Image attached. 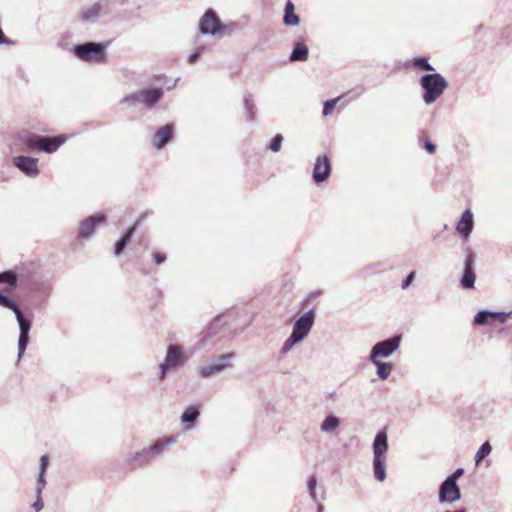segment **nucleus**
Returning <instances> with one entry per match:
<instances>
[{
	"mask_svg": "<svg viewBox=\"0 0 512 512\" xmlns=\"http://www.w3.org/2000/svg\"><path fill=\"white\" fill-rule=\"evenodd\" d=\"M317 504V512H324V506L323 504L320 503V501L318 500V503Z\"/></svg>",
	"mask_w": 512,
	"mask_h": 512,
	"instance_id": "nucleus-45",
	"label": "nucleus"
},
{
	"mask_svg": "<svg viewBox=\"0 0 512 512\" xmlns=\"http://www.w3.org/2000/svg\"><path fill=\"white\" fill-rule=\"evenodd\" d=\"M36 265L33 262L16 265L13 269L0 272V306L7 308L15 314L19 326L18 358L24 354L29 344V332L32 320L24 315L19 305L6 293L15 290L18 283L30 285L35 291L46 292L50 284L46 281L38 282L36 278Z\"/></svg>",
	"mask_w": 512,
	"mask_h": 512,
	"instance_id": "nucleus-1",
	"label": "nucleus"
},
{
	"mask_svg": "<svg viewBox=\"0 0 512 512\" xmlns=\"http://www.w3.org/2000/svg\"><path fill=\"white\" fill-rule=\"evenodd\" d=\"M244 108H245L246 120L248 122H252L255 119L256 107H255V104H254L250 94L246 95L244 97Z\"/></svg>",
	"mask_w": 512,
	"mask_h": 512,
	"instance_id": "nucleus-29",
	"label": "nucleus"
},
{
	"mask_svg": "<svg viewBox=\"0 0 512 512\" xmlns=\"http://www.w3.org/2000/svg\"><path fill=\"white\" fill-rule=\"evenodd\" d=\"M401 341V334H394L387 339L377 342L370 351L369 359L390 357L399 349Z\"/></svg>",
	"mask_w": 512,
	"mask_h": 512,
	"instance_id": "nucleus-11",
	"label": "nucleus"
},
{
	"mask_svg": "<svg viewBox=\"0 0 512 512\" xmlns=\"http://www.w3.org/2000/svg\"><path fill=\"white\" fill-rule=\"evenodd\" d=\"M106 222V216L103 212L88 216L80 222L77 236L79 239H89L95 232L98 225Z\"/></svg>",
	"mask_w": 512,
	"mask_h": 512,
	"instance_id": "nucleus-13",
	"label": "nucleus"
},
{
	"mask_svg": "<svg viewBox=\"0 0 512 512\" xmlns=\"http://www.w3.org/2000/svg\"><path fill=\"white\" fill-rule=\"evenodd\" d=\"M316 487H317V477L316 475L312 474L309 476L307 480V488L310 498L314 503H318V496L316 493Z\"/></svg>",
	"mask_w": 512,
	"mask_h": 512,
	"instance_id": "nucleus-30",
	"label": "nucleus"
},
{
	"mask_svg": "<svg viewBox=\"0 0 512 512\" xmlns=\"http://www.w3.org/2000/svg\"><path fill=\"white\" fill-rule=\"evenodd\" d=\"M223 23L220 21L216 11L209 8L199 20V31L203 35H213L223 32Z\"/></svg>",
	"mask_w": 512,
	"mask_h": 512,
	"instance_id": "nucleus-12",
	"label": "nucleus"
},
{
	"mask_svg": "<svg viewBox=\"0 0 512 512\" xmlns=\"http://www.w3.org/2000/svg\"><path fill=\"white\" fill-rule=\"evenodd\" d=\"M200 416V405L193 404L188 406L181 415V422L183 424L193 425Z\"/></svg>",
	"mask_w": 512,
	"mask_h": 512,
	"instance_id": "nucleus-25",
	"label": "nucleus"
},
{
	"mask_svg": "<svg viewBox=\"0 0 512 512\" xmlns=\"http://www.w3.org/2000/svg\"><path fill=\"white\" fill-rule=\"evenodd\" d=\"M315 323V309L311 308L302 314L293 324L292 332L284 341L280 353L286 355L293 347L301 343L310 333Z\"/></svg>",
	"mask_w": 512,
	"mask_h": 512,
	"instance_id": "nucleus-2",
	"label": "nucleus"
},
{
	"mask_svg": "<svg viewBox=\"0 0 512 512\" xmlns=\"http://www.w3.org/2000/svg\"><path fill=\"white\" fill-rule=\"evenodd\" d=\"M223 32H226L228 31L229 33L233 32V31H237V30H240L241 29V25L237 22H230V23H223Z\"/></svg>",
	"mask_w": 512,
	"mask_h": 512,
	"instance_id": "nucleus-38",
	"label": "nucleus"
},
{
	"mask_svg": "<svg viewBox=\"0 0 512 512\" xmlns=\"http://www.w3.org/2000/svg\"><path fill=\"white\" fill-rule=\"evenodd\" d=\"M461 490L457 483L444 479L438 491V500L440 504H452L461 499Z\"/></svg>",
	"mask_w": 512,
	"mask_h": 512,
	"instance_id": "nucleus-14",
	"label": "nucleus"
},
{
	"mask_svg": "<svg viewBox=\"0 0 512 512\" xmlns=\"http://www.w3.org/2000/svg\"><path fill=\"white\" fill-rule=\"evenodd\" d=\"M103 6L100 2L94 3L91 7L83 10L79 16L83 23H94L100 16Z\"/></svg>",
	"mask_w": 512,
	"mask_h": 512,
	"instance_id": "nucleus-22",
	"label": "nucleus"
},
{
	"mask_svg": "<svg viewBox=\"0 0 512 512\" xmlns=\"http://www.w3.org/2000/svg\"><path fill=\"white\" fill-rule=\"evenodd\" d=\"M339 425L340 419L333 413H329L320 424V430L324 433H331L335 431Z\"/></svg>",
	"mask_w": 512,
	"mask_h": 512,
	"instance_id": "nucleus-27",
	"label": "nucleus"
},
{
	"mask_svg": "<svg viewBox=\"0 0 512 512\" xmlns=\"http://www.w3.org/2000/svg\"><path fill=\"white\" fill-rule=\"evenodd\" d=\"M476 255L470 251L464 261V269L460 278V286L463 289H473L476 280V274L474 271Z\"/></svg>",
	"mask_w": 512,
	"mask_h": 512,
	"instance_id": "nucleus-17",
	"label": "nucleus"
},
{
	"mask_svg": "<svg viewBox=\"0 0 512 512\" xmlns=\"http://www.w3.org/2000/svg\"><path fill=\"white\" fill-rule=\"evenodd\" d=\"M283 140L284 138L282 134L278 133L270 140L267 148L272 152L277 153L281 150Z\"/></svg>",
	"mask_w": 512,
	"mask_h": 512,
	"instance_id": "nucleus-32",
	"label": "nucleus"
},
{
	"mask_svg": "<svg viewBox=\"0 0 512 512\" xmlns=\"http://www.w3.org/2000/svg\"><path fill=\"white\" fill-rule=\"evenodd\" d=\"M174 135V124L168 123L159 129L153 135V145L157 149H162L172 141Z\"/></svg>",
	"mask_w": 512,
	"mask_h": 512,
	"instance_id": "nucleus-19",
	"label": "nucleus"
},
{
	"mask_svg": "<svg viewBox=\"0 0 512 512\" xmlns=\"http://www.w3.org/2000/svg\"><path fill=\"white\" fill-rule=\"evenodd\" d=\"M283 23L286 26H296L300 23V17L295 12L284 13Z\"/></svg>",
	"mask_w": 512,
	"mask_h": 512,
	"instance_id": "nucleus-33",
	"label": "nucleus"
},
{
	"mask_svg": "<svg viewBox=\"0 0 512 512\" xmlns=\"http://www.w3.org/2000/svg\"><path fill=\"white\" fill-rule=\"evenodd\" d=\"M162 96V88H147L126 95L121 103L128 105L143 103L148 109H151L161 100Z\"/></svg>",
	"mask_w": 512,
	"mask_h": 512,
	"instance_id": "nucleus-9",
	"label": "nucleus"
},
{
	"mask_svg": "<svg viewBox=\"0 0 512 512\" xmlns=\"http://www.w3.org/2000/svg\"><path fill=\"white\" fill-rule=\"evenodd\" d=\"M473 227V214L470 209H466L456 225V230L464 240H467L473 230Z\"/></svg>",
	"mask_w": 512,
	"mask_h": 512,
	"instance_id": "nucleus-20",
	"label": "nucleus"
},
{
	"mask_svg": "<svg viewBox=\"0 0 512 512\" xmlns=\"http://www.w3.org/2000/svg\"><path fill=\"white\" fill-rule=\"evenodd\" d=\"M511 312H495L489 310H480L474 316L473 324L477 326H484L492 324L494 322H500L502 324L508 321Z\"/></svg>",
	"mask_w": 512,
	"mask_h": 512,
	"instance_id": "nucleus-16",
	"label": "nucleus"
},
{
	"mask_svg": "<svg viewBox=\"0 0 512 512\" xmlns=\"http://www.w3.org/2000/svg\"><path fill=\"white\" fill-rule=\"evenodd\" d=\"M413 66L416 69L424 71H434V67L429 63V59L425 56L414 57L410 62L405 64V67Z\"/></svg>",
	"mask_w": 512,
	"mask_h": 512,
	"instance_id": "nucleus-28",
	"label": "nucleus"
},
{
	"mask_svg": "<svg viewBox=\"0 0 512 512\" xmlns=\"http://www.w3.org/2000/svg\"><path fill=\"white\" fill-rule=\"evenodd\" d=\"M332 166L327 155H319L314 163L312 179L316 185L328 180L331 175Z\"/></svg>",
	"mask_w": 512,
	"mask_h": 512,
	"instance_id": "nucleus-15",
	"label": "nucleus"
},
{
	"mask_svg": "<svg viewBox=\"0 0 512 512\" xmlns=\"http://www.w3.org/2000/svg\"><path fill=\"white\" fill-rule=\"evenodd\" d=\"M236 357L237 354L234 351L221 354L208 365L197 367V375L200 378L207 379L214 375L221 374L225 370L233 368V361Z\"/></svg>",
	"mask_w": 512,
	"mask_h": 512,
	"instance_id": "nucleus-7",
	"label": "nucleus"
},
{
	"mask_svg": "<svg viewBox=\"0 0 512 512\" xmlns=\"http://www.w3.org/2000/svg\"><path fill=\"white\" fill-rule=\"evenodd\" d=\"M204 47H198L194 52H192L188 57V62L193 64L199 60L202 53L204 52Z\"/></svg>",
	"mask_w": 512,
	"mask_h": 512,
	"instance_id": "nucleus-35",
	"label": "nucleus"
},
{
	"mask_svg": "<svg viewBox=\"0 0 512 512\" xmlns=\"http://www.w3.org/2000/svg\"><path fill=\"white\" fill-rule=\"evenodd\" d=\"M49 465V458L47 455H42L40 457V466H39V474L37 478L36 484V494L42 495V491L46 485L45 474Z\"/></svg>",
	"mask_w": 512,
	"mask_h": 512,
	"instance_id": "nucleus-23",
	"label": "nucleus"
},
{
	"mask_svg": "<svg viewBox=\"0 0 512 512\" xmlns=\"http://www.w3.org/2000/svg\"><path fill=\"white\" fill-rule=\"evenodd\" d=\"M309 57V49L303 42H296L289 56L291 62H303Z\"/></svg>",
	"mask_w": 512,
	"mask_h": 512,
	"instance_id": "nucleus-24",
	"label": "nucleus"
},
{
	"mask_svg": "<svg viewBox=\"0 0 512 512\" xmlns=\"http://www.w3.org/2000/svg\"><path fill=\"white\" fill-rule=\"evenodd\" d=\"M107 44L103 42L88 41L76 44L72 47V52L78 59L85 62H102L106 58Z\"/></svg>",
	"mask_w": 512,
	"mask_h": 512,
	"instance_id": "nucleus-6",
	"label": "nucleus"
},
{
	"mask_svg": "<svg viewBox=\"0 0 512 512\" xmlns=\"http://www.w3.org/2000/svg\"><path fill=\"white\" fill-rule=\"evenodd\" d=\"M13 164L28 177L35 178L40 173L37 158L20 155L13 158Z\"/></svg>",
	"mask_w": 512,
	"mask_h": 512,
	"instance_id": "nucleus-18",
	"label": "nucleus"
},
{
	"mask_svg": "<svg viewBox=\"0 0 512 512\" xmlns=\"http://www.w3.org/2000/svg\"><path fill=\"white\" fill-rule=\"evenodd\" d=\"M377 367L376 374L381 380L387 379L393 369V365L390 362H383L377 358L369 359Z\"/></svg>",
	"mask_w": 512,
	"mask_h": 512,
	"instance_id": "nucleus-26",
	"label": "nucleus"
},
{
	"mask_svg": "<svg viewBox=\"0 0 512 512\" xmlns=\"http://www.w3.org/2000/svg\"><path fill=\"white\" fill-rule=\"evenodd\" d=\"M492 450V447L489 442H484L478 449L475 455V462L479 463L482 461L486 456L490 454Z\"/></svg>",
	"mask_w": 512,
	"mask_h": 512,
	"instance_id": "nucleus-31",
	"label": "nucleus"
},
{
	"mask_svg": "<svg viewBox=\"0 0 512 512\" xmlns=\"http://www.w3.org/2000/svg\"><path fill=\"white\" fill-rule=\"evenodd\" d=\"M463 474H464V469L463 468H457L452 474L447 476L446 479L448 481L457 483V481L459 480V478L461 476H463Z\"/></svg>",
	"mask_w": 512,
	"mask_h": 512,
	"instance_id": "nucleus-36",
	"label": "nucleus"
},
{
	"mask_svg": "<svg viewBox=\"0 0 512 512\" xmlns=\"http://www.w3.org/2000/svg\"><path fill=\"white\" fill-rule=\"evenodd\" d=\"M445 512H466V510L464 508H461V509L454 510V511L447 510Z\"/></svg>",
	"mask_w": 512,
	"mask_h": 512,
	"instance_id": "nucleus-46",
	"label": "nucleus"
},
{
	"mask_svg": "<svg viewBox=\"0 0 512 512\" xmlns=\"http://www.w3.org/2000/svg\"><path fill=\"white\" fill-rule=\"evenodd\" d=\"M186 360L187 359L181 346L177 344L168 345L164 361L159 365V379L163 380L166 377L169 369L183 366Z\"/></svg>",
	"mask_w": 512,
	"mask_h": 512,
	"instance_id": "nucleus-10",
	"label": "nucleus"
},
{
	"mask_svg": "<svg viewBox=\"0 0 512 512\" xmlns=\"http://www.w3.org/2000/svg\"><path fill=\"white\" fill-rule=\"evenodd\" d=\"M67 140L66 135L40 136L31 135L25 139V144L31 150H38L45 153H54Z\"/></svg>",
	"mask_w": 512,
	"mask_h": 512,
	"instance_id": "nucleus-8",
	"label": "nucleus"
},
{
	"mask_svg": "<svg viewBox=\"0 0 512 512\" xmlns=\"http://www.w3.org/2000/svg\"><path fill=\"white\" fill-rule=\"evenodd\" d=\"M320 295V291H316V292H312L310 293L307 298L304 300V303H307L309 301H311L312 299L318 297Z\"/></svg>",
	"mask_w": 512,
	"mask_h": 512,
	"instance_id": "nucleus-44",
	"label": "nucleus"
},
{
	"mask_svg": "<svg viewBox=\"0 0 512 512\" xmlns=\"http://www.w3.org/2000/svg\"><path fill=\"white\" fill-rule=\"evenodd\" d=\"M422 88V99L425 104L434 103L448 87V81L438 72L423 74L419 79Z\"/></svg>",
	"mask_w": 512,
	"mask_h": 512,
	"instance_id": "nucleus-4",
	"label": "nucleus"
},
{
	"mask_svg": "<svg viewBox=\"0 0 512 512\" xmlns=\"http://www.w3.org/2000/svg\"><path fill=\"white\" fill-rule=\"evenodd\" d=\"M135 231H136L135 225L129 227L128 229L125 230V232L122 234L120 239L115 242V244H114V255L115 256L118 257L124 252L125 248L130 243Z\"/></svg>",
	"mask_w": 512,
	"mask_h": 512,
	"instance_id": "nucleus-21",
	"label": "nucleus"
},
{
	"mask_svg": "<svg viewBox=\"0 0 512 512\" xmlns=\"http://www.w3.org/2000/svg\"><path fill=\"white\" fill-rule=\"evenodd\" d=\"M423 148L429 153L434 154L436 152V145L430 141L429 139H426L423 143Z\"/></svg>",
	"mask_w": 512,
	"mask_h": 512,
	"instance_id": "nucleus-40",
	"label": "nucleus"
},
{
	"mask_svg": "<svg viewBox=\"0 0 512 512\" xmlns=\"http://www.w3.org/2000/svg\"><path fill=\"white\" fill-rule=\"evenodd\" d=\"M415 271L410 272L401 283L402 289H407L415 279Z\"/></svg>",
	"mask_w": 512,
	"mask_h": 512,
	"instance_id": "nucleus-39",
	"label": "nucleus"
},
{
	"mask_svg": "<svg viewBox=\"0 0 512 512\" xmlns=\"http://www.w3.org/2000/svg\"><path fill=\"white\" fill-rule=\"evenodd\" d=\"M43 506L42 495L36 494V500L32 507L38 512L43 508Z\"/></svg>",
	"mask_w": 512,
	"mask_h": 512,
	"instance_id": "nucleus-42",
	"label": "nucleus"
},
{
	"mask_svg": "<svg viewBox=\"0 0 512 512\" xmlns=\"http://www.w3.org/2000/svg\"><path fill=\"white\" fill-rule=\"evenodd\" d=\"M176 442L175 438L168 437L157 439L149 447L140 451L131 453L127 458V463L132 469L145 467L150 464L164 449Z\"/></svg>",
	"mask_w": 512,
	"mask_h": 512,
	"instance_id": "nucleus-3",
	"label": "nucleus"
},
{
	"mask_svg": "<svg viewBox=\"0 0 512 512\" xmlns=\"http://www.w3.org/2000/svg\"><path fill=\"white\" fill-rule=\"evenodd\" d=\"M221 320H222L221 315L214 319V321L210 324V326L208 328L209 334L216 333L217 329L220 328V326H221Z\"/></svg>",
	"mask_w": 512,
	"mask_h": 512,
	"instance_id": "nucleus-37",
	"label": "nucleus"
},
{
	"mask_svg": "<svg viewBox=\"0 0 512 512\" xmlns=\"http://www.w3.org/2000/svg\"><path fill=\"white\" fill-rule=\"evenodd\" d=\"M338 101H339V98L329 99V100L325 101L324 105H323L322 114L324 116L330 115L333 112Z\"/></svg>",
	"mask_w": 512,
	"mask_h": 512,
	"instance_id": "nucleus-34",
	"label": "nucleus"
},
{
	"mask_svg": "<svg viewBox=\"0 0 512 512\" xmlns=\"http://www.w3.org/2000/svg\"><path fill=\"white\" fill-rule=\"evenodd\" d=\"M153 260L157 265H160L166 261V255L162 252H155L153 254Z\"/></svg>",
	"mask_w": 512,
	"mask_h": 512,
	"instance_id": "nucleus-41",
	"label": "nucleus"
},
{
	"mask_svg": "<svg viewBox=\"0 0 512 512\" xmlns=\"http://www.w3.org/2000/svg\"><path fill=\"white\" fill-rule=\"evenodd\" d=\"M295 12V6L291 0H288L285 4L284 13Z\"/></svg>",
	"mask_w": 512,
	"mask_h": 512,
	"instance_id": "nucleus-43",
	"label": "nucleus"
},
{
	"mask_svg": "<svg viewBox=\"0 0 512 512\" xmlns=\"http://www.w3.org/2000/svg\"><path fill=\"white\" fill-rule=\"evenodd\" d=\"M179 79H176L175 82H177ZM176 86V83H173L172 87Z\"/></svg>",
	"mask_w": 512,
	"mask_h": 512,
	"instance_id": "nucleus-47",
	"label": "nucleus"
},
{
	"mask_svg": "<svg viewBox=\"0 0 512 512\" xmlns=\"http://www.w3.org/2000/svg\"><path fill=\"white\" fill-rule=\"evenodd\" d=\"M388 436L385 429L379 430L373 440V473L376 480L382 482L386 479L385 455L388 451Z\"/></svg>",
	"mask_w": 512,
	"mask_h": 512,
	"instance_id": "nucleus-5",
	"label": "nucleus"
}]
</instances>
